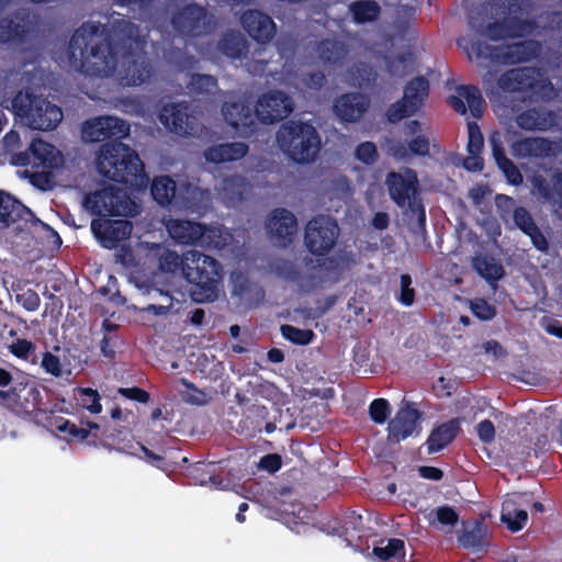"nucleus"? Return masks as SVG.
<instances>
[{
	"label": "nucleus",
	"instance_id": "1",
	"mask_svg": "<svg viewBox=\"0 0 562 562\" xmlns=\"http://www.w3.org/2000/svg\"><path fill=\"white\" fill-rule=\"evenodd\" d=\"M121 47H113L104 36L101 24L86 23L72 35L69 47L59 58L65 67L74 68L88 77L106 78L113 76L119 61Z\"/></svg>",
	"mask_w": 562,
	"mask_h": 562
},
{
	"label": "nucleus",
	"instance_id": "2",
	"mask_svg": "<svg viewBox=\"0 0 562 562\" xmlns=\"http://www.w3.org/2000/svg\"><path fill=\"white\" fill-rule=\"evenodd\" d=\"M95 168L104 178L116 182L130 183L132 187L145 183L143 162L133 149L121 142H109L100 146Z\"/></svg>",
	"mask_w": 562,
	"mask_h": 562
},
{
	"label": "nucleus",
	"instance_id": "3",
	"mask_svg": "<svg viewBox=\"0 0 562 562\" xmlns=\"http://www.w3.org/2000/svg\"><path fill=\"white\" fill-rule=\"evenodd\" d=\"M279 148L294 162H313L321 150L322 139L316 128L301 121L282 124L277 133Z\"/></svg>",
	"mask_w": 562,
	"mask_h": 562
},
{
	"label": "nucleus",
	"instance_id": "4",
	"mask_svg": "<svg viewBox=\"0 0 562 562\" xmlns=\"http://www.w3.org/2000/svg\"><path fill=\"white\" fill-rule=\"evenodd\" d=\"M5 108L10 109L22 124L33 130H54L64 116L58 105L30 91L18 92L10 106Z\"/></svg>",
	"mask_w": 562,
	"mask_h": 562
},
{
	"label": "nucleus",
	"instance_id": "5",
	"mask_svg": "<svg viewBox=\"0 0 562 562\" xmlns=\"http://www.w3.org/2000/svg\"><path fill=\"white\" fill-rule=\"evenodd\" d=\"M183 277L200 289L196 301H214L223 279L222 265L213 257L198 250L183 254Z\"/></svg>",
	"mask_w": 562,
	"mask_h": 562
},
{
	"label": "nucleus",
	"instance_id": "6",
	"mask_svg": "<svg viewBox=\"0 0 562 562\" xmlns=\"http://www.w3.org/2000/svg\"><path fill=\"white\" fill-rule=\"evenodd\" d=\"M127 40L123 42L119 65L113 74L124 87L140 86L149 80L153 70L143 52L144 41L134 25H127Z\"/></svg>",
	"mask_w": 562,
	"mask_h": 562
},
{
	"label": "nucleus",
	"instance_id": "7",
	"mask_svg": "<svg viewBox=\"0 0 562 562\" xmlns=\"http://www.w3.org/2000/svg\"><path fill=\"white\" fill-rule=\"evenodd\" d=\"M123 262L128 266H147L157 261L162 272L173 273L181 269L183 272V255L180 257L162 244L142 240L134 248V254H125Z\"/></svg>",
	"mask_w": 562,
	"mask_h": 562
},
{
	"label": "nucleus",
	"instance_id": "8",
	"mask_svg": "<svg viewBox=\"0 0 562 562\" xmlns=\"http://www.w3.org/2000/svg\"><path fill=\"white\" fill-rule=\"evenodd\" d=\"M83 205L92 214L104 216H133L138 213V205L126 192L112 186L87 195Z\"/></svg>",
	"mask_w": 562,
	"mask_h": 562
},
{
	"label": "nucleus",
	"instance_id": "9",
	"mask_svg": "<svg viewBox=\"0 0 562 562\" xmlns=\"http://www.w3.org/2000/svg\"><path fill=\"white\" fill-rule=\"evenodd\" d=\"M386 184L391 199L400 206L407 207L408 211L417 216L420 225L425 222V212L416 199L417 176L411 169L401 172H391L387 176Z\"/></svg>",
	"mask_w": 562,
	"mask_h": 562
},
{
	"label": "nucleus",
	"instance_id": "10",
	"mask_svg": "<svg viewBox=\"0 0 562 562\" xmlns=\"http://www.w3.org/2000/svg\"><path fill=\"white\" fill-rule=\"evenodd\" d=\"M159 121L169 132L180 136L195 135L203 127L198 111L186 102L165 104Z\"/></svg>",
	"mask_w": 562,
	"mask_h": 562
},
{
	"label": "nucleus",
	"instance_id": "11",
	"mask_svg": "<svg viewBox=\"0 0 562 562\" xmlns=\"http://www.w3.org/2000/svg\"><path fill=\"white\" fill-rule=\"evenodd\" d=\"M339 236L337 223L328 216H316L305 226L304 243L316 256L327 255L336 245Z\"/></svg>",
	"mask_w": 562,
	"mask_h": 562
},
{
	"label": "nucleus",
	"instance_id": "12",
	"mask_svg": "<svg viewBox=\"0 0 562 562\" xmlns=\"http://www.w3.org/2000/svg\"><path fill=\"white\" fill-rule=\"evenodd\" d=\"M256 116L265 124H272L289 116L293 101L285 92L269 90L259 95L256 102Z\"/></svg>",
	"mask_w": 562,
	"mask_h": 562
},
{
	"label": "nucleus",
	"instance_id": "13",
	"mask_svg": "<svg viewBox=\"0 0 562 562\" xmlns=\"http://www.w3.org/2000/svg\"><path fill=\"white\" fill-rule=\"evenodd\" d=\"M428 94V83L423 78H416L409 82L404 91L402 101L394 103L387 110V119L397 122L416 113L424 104Z\"/></svg>",
	"mask_w": 562,
	"mask_h": 562
},
{
	"label": "nucleus",
	"instance_id": "14",
	"mask_svg": "<svg viewBox=\"0 0 562 562\" xmlns=\"http://www.w3.org/2000/svg\"><path fill=\"white\" fill-rule=\"evenodd\" d=\"M130 132V125L116 116H99L87 120L81 127L85 142H100L109 137H124Z\"/></svg>",
	"mask_w": 562,
	"mask_h": 562
},
{
	"label": "nucleus",
	"instance_id": "15",
	"mask_svg": "<svg viewBox=\"0 0 562 562\" xmlns=\"http://www.w3.org/2000/svg\"><path fill=\"white\" fill-rule=\"evenodd\" d=\"M173 26L187 35H201L214 25L213 16L196 4L184 5L172 19Z\"/></svg>",
	"mask_w": 562,
	"mask_h": 562
},
{
	"label": "nucleus",
	"instance_id": "16",
	"mask_svg": "<svg viewBox=\"0 0 562 562\" xmlns=\"http://www.w3.org/2000/svg\"><path fill=\"white\" fill-rule=\"evenodd\" d=\"M224 121L241 134L254 125L255 116L249 101L240 95L228 94L221 109Z\"/></svg>",
	"mask_w": 562,
	"mask_h": 562
},
{
	"label": "nucleus",
	"instance_id": "17",
	"mask_svg": "<svg viewBox=\"0 0 562 562\" xmlns=\"http://www.w3.org/2000/svg\"><path fill=\"white\" fill-rule=\"evenodd\" d=\"M266 228L274 244L286 246L293 241L297 234V221L291 211L276 209L268 215Z\"/></svg>",
	"mask_w": 562,
	"mask_h": 562
},
{
	"label": "nucleus",
	"instance_id": "18",
	"mask_svg": "<svg viewBox=\"0 0 562 562\" xmlns=\"http://www.w3.org/2000/svg\"><path fill=\"white\" fill-rule=\"evenodd\" d=\"M420 417L419 411L413 404H403L389 424V440L400 442L417 434L419 431Z\"/></svg>",
	"mask_w": 562,
	"mask_h": 562
},
{
	"label": "nucleus",
	"instance_id": "19",
	"mask_svg": "<svg viewBox=\"0 0 562 562\" xmlns=\"http://www.w3.org/2000/svg\"><path fill=\"white\" fill-rule=\"evenodd\" d=\"M240 24L256 42L269 43L277 34V25L272 18L258 10H248L240 16Z\"/></svg>",
	"mask_w": 562,
	"mask_h": 562
},
{
	"label": "nucleus",
	"instance_id": "20",
	"mask_svg": "<svg viewBox=\"0 0 562 562\" xmlns=\"http://www.w3.org/2000/svg\"><path fill=\"white\" fill-rule=\"evenodd\" d=\"M91 229L101 245L111 249L128 238L133 227L132 223L125 220H94Z\"/></svg>",
	"mask_w": 562,
	"mask_h": 562
},
{
	"label": "nucleus",
	"instance_id": "21",
	"mask_svg": "<svg viewBox=\"0 0 562 562\" xmlns=\"http://www.w3.org/2000/svg\"><path fill=\"white\" fill-rule=\"evenodd\" d=\"M248 42L237 31L226 32L215 46L207 45L202 50V54L206 57L217 60L220 55H224L231 59H239L247 53Z\"/></svg>",
	"mask_w": 562,
	"mask_h": 562
},
{
	"label": "nucleus",
	"instance_id": "22",
	"mask_svg": "<svg viewBox=\"0 0 562 562\" xmlns=\"http://www.w3.org/2000/svg\"><path fill=\"white\" fill-rule=\"evenodd\" d=\"M463 47L468 50L470 58H472V54H474L477 59L490 58L495 61L512 64L519 63L527 58L524 54V44L521 43L498 47L486 46L484 49L476 44H472L471 48L465 45Z\"/></svg>",
	"mask_w": 562,
	"mask_h": 562
},
{
	"label": "nucleus",
	"instance_id": "23",
	"mask_svg": "<svg viewBox=\"0 0 562 562\" xmlns=\"http://www.w3.org/2000/svg\"><path fill=\"white\" fill-rule=\"evenodd\" d=\"M449 105L458 113L465 114L469 110L473 117H480L485 103L480 91L471 86H462L456 89V94L448 99Z\"/></svg>",
	"mask_w": 562,
	"mask_h": 562
},
{
	"label": "nucleus",
	"instance_id": "24",
	"mask_svg": "<svg viewBox=\"0 0 562 562\" xmlns=\"http://www.w3.org/2000/svg\"><path fill=\"white\" fill-rule=\"evenodd\" d=\"M165 226L169 236L181 245L200 243L205 234V226L193 221L166 220Z\"/></svg>",
	"mask_w": 562,
	"mask_h": 562
},
{
	"label": "nucleus",
	"instance_id": "25",
	"mask_svg": "<svg viewBox=\"0 0 562 562\" xmlns=\"http://www.w3.org/2000/svg\"><path fill=\"white\" fill-rule=\"evenodd\" d=\"M369 101L361 93H346L334 102L336 116L344 122H356L367 111Z\"/></svg>",
	"mask_w": 562,
	"mask_h": 562
},
{
	"label": "nucleus",
	"instance_id": "26",
	"mask_svg": "<svg viewBox=\"0 0 562 562\" xmlns=\"http://www.w3.org/2000/svg\"><path fill=\"white\" fill-rule=\"evenodd\" d=\"M249 151V147L244 142L222 143L207 147L203 156L207 162L224 164L244 158Z\"/></svg>",
	"mask_w": 562,
	"mask_h": 562
},
{
	"label": "nucleus",
	"instance_id": "27",
	"mask_svg": "<svg viewBox=\"0 0 562 562\" xmlns=\"http://www.w3.org/2000/svg\"><path fill=\"white\" fill-rule=\"evenodd\" d=\"M249 191V183L243 176L234 175L223 178L216 187L218 199L227 206L240 203Z\"/></svg>",
	"mask_w": 562,
	"mask_h": 562
},
{
	"label": "nucleus",
	"instance_id": "28",
	"mask_svg": "<svg viewBox=\"0 0 562 562\" xmlns=\"http://www.w3.org/2000/svg\"><path fill=\"white\" fill-rule=\"evenodd\" d=\"M30 211L9 193L0 191V227H10L19 222L27 223Z\"/></svg>",
	"mask_w": 562,
	"mask_h": 562
},
{
	"label": "nucleus",
	"instance_id": "29",
	"mask_svg": "<svg viewBox=\"0 0 562 562\" xmlns=\"http://www.w3.org/2000/svg\"><path fill=\"white\" fill-rule=\"evenodd\" d=\"M30 150L34 157V165L37 167L53 170L61 167L64 164L61 151L42 139L33 140Z\"/></svg>",
	"mask_w": 562,
	"mask_h": 562
},
{
	"label": "nucleus",
	"instance_id": "30",
	"mask_svg": "<svg viewBox=\"0 0 562 562\" xmlns=\"http://www.w3.org/2000/svg\"><path fill=\"white\" fill-rule=\"evenodd\" d=\"M488 528L480 521H474L463 527L458 541L465 549L480 551L488 544Z\"/></svg>",
	"mask_w": 562,
	"mask_h": 562
},
{
	"label": "nucleus",
	"instance_id": "31",
	"mask_svg": "<svg viewBox=\"0 0 562 562\" xmlns=\"http://www.w3.org/2000/svg\"><path fill=\"white\" fill-rule=\"evenodd\" d=\"M490 144L493 149L494 159L498 166V168L504 172L507 180L512 184H519L522 181V176L517 167L505 156L502 147H501V136L498 133H493L490 138Z\"/></svg>",
	"mask_w": 562,
	"mask_h": 562
},
{
	"label": "nucleus",
	"instance_id": "32",
	"mask_svg": "<svg viewBox=\"0 0 562 562\" xmlns=\"http://www.w3.org/2000/svg\"><path fill=\"white\" fill-rule=\"evenodd\" d=\"M459 423L457 419L450 420L434 429L427 440L429 453L437 452L448 446L457 436Z\"/></svg>",
	"mask_w": 562,
	"mask_h": 562
},
{
	"label": "nucleus",
	"instance_id": "33",
	"mask_svg": "<svg viewBox=\"0 0 562 562\" xmlns=\"http://www.w3.org/2000/svg\"><path fill=\"white\" fill-rule=\"evenodd\" d=\"M512 149L518 158L538 157L549 154L551 144L543 138L530 137L515 142Z\"/></svg>",
	"mask_w": 562,
	"mask_h": 562
},
{
	"label": "nucleus",
	"instance_id": "34",
	"mask_svg": "<svg viewBox=\"0 0 562 562\" xmlns=\"http://www.w3.org/2000/svg\"><path fill=\"white\" fill-rule=\"evenodd\" d=\"M516 225L528 236H530L532 244L539 250H546L548 243L544 236L539 232L535 225L531 216L525 209H517L514 214Z\"/></svg>",
	"mask_w": 562,
	"mask_h": 562
},
{
	"label": "nucleus",
	"instance_id": "35",
	"mask_svg": "<svg viewBox=\"0 0 562 562\" xmlns=\"http://www.w3.org/2000/svg\"><path fill=\"white\" fill-rule=\"evenodd\" d=\"M501 520L507 525V528L513 531L521 530L528 520V514L522 509H515L514 502L512 499H506L503 503V509L501 515Z\"/></svg>",
	"mask_w": 562,
	"mask_h": 562
},
{
	"label": "nucleus",
	"instance_id": "36",
	"mask_svg": "<svg viewBox=\"0 0 562 562\" xmlns=\"http://www.w3.org/2000/svg\"><path fill=\"white\" fill-rule=\"evenodd\" d=\"M176 182L171 178L160 176L154 179L151 194L159 204L166 205L171 203L173 198H176Z\"/></svg>",
	"mask_w": 562,
	"mask_h": 562
},
{
	"label": "nucleus",
	"instance_id": "37",
	"mask_svg": "<svg viewBox=\"0 0 562 562\" xmlns=\"http://www.w3.org/2000/svg\"><path fill=\"white\" fill-rule=\"evenodd\" d=\"M475 271L488 282L499 280L504 274V269L494 258L476 257L473 260Z\"/></svg>",
	"mask_w": 562,
	"mask_h": 562
},
{
	"label": "nucleus",
	"instance_id": "38",
	"mask_svg": "<svg viewBox=\"0 0 562 562\" xmlns=\"http://www.w3.org/2000/svg\"><path fill=\"white\" fill-rule=\"evenodd\" d=\"M210 201L209 192L193 186L186 187L181 207L198 212L207 206Z\"/></svg>",
	"mask_w": 562,
	"mask_h": 562
},
{
	"label": "nucleus",
	"instance_id": "39",
	"mask_svg": "<svg viewBox=\"0 0 562 562\" xmlns=\"http://www.w3.org/2000/svg\"><path fill=\"white\" fill-rule=\"evenodd\" d=\"M232 234L224 227H205V234L201 238V246L223 249L232 243Z\"/></svg>",
	"mask_w": 562,
	"mask_h": 562
},
{
	"label": "nucleus",
	"instance_id": "40",
	"mask_svg": "<svg viewBox=\"0 0 562 562\" xmlns=\"http://www.w3.org/2000/svg\"><path fill=\"white\" fill-rule=\"evenodd\" d=\"M350 12L357 23H366L379 16L380 7L375 1H358L350 5Z\"/></svg>",
	"mask_w": 562,
	"mask_h": 562
},
{
	"label": "nucleus",
	"instance_id": "41",
	"mask_svg": "<svg viewBox=\"0 0 562 562\" xmlns=\"http://www.w3.org/2000/svg\"><path fill=\"white\" fill-rule=\"evenodd\" d=\"M319 58L324 63L337 64L346 56V49L342 44L336 41H324L317 47Z\"/></svg>",
	"mask_w": 562,
	"mask_h": 562
},
{
	"label": "nucleus",
	"instance_id": "42",
	"mask_svg": "<svg viewBox=\"0 0 562 562\" xmlns=\"http://www.w3.org/2000/svg\"><path fill=\"white\" fill-rule=\"evenodd\" d=\"M292 280L300 290L308 292L323 283V278L319 270H311L305 267L297 276L292 277Z\"/></svg>",
	"mask_w": 562,
	"mask_h": 562
},
{
	"label": "nucleus",
	"instance_id": "43",
	"mask_svg": "<svg viewBox=\"0 0 562 562\" xmlns=\"http://www.w3.org/2000/svg\"><path fill=\"white\" fill-rule=\"evenodd\" d=\"M532 184L543 198L562 203V173L555 177L553 192L550 191L546 180L541 177H533Z\"/></svg>",
	"mask_w": 562,
	"mask_h": 562
},
{
	"label": "nucleus",
	"instance_id": "44",
	"mask_svg": "<svg viewBox=\"0 0 562 562\" xmlns=\"http://www.w3.org/2000/svg\"><path fill=\"white\" fill-rule=\"evenodd\" d=\"M217 87V80L209 75H193L189 89L192 93L203 94L210 93Z\"/></svg>",
	"mask_w": 562,
	"mask_h": 562
},
{
	"label": "nucleus",
	"instance_id": "45",
	"mask_svg": "<svg viewBox=\"0 0 562 562\" xmlns=\"http://www.w3.org/2000/svg\"><path fill=\"white\" fill-rule=\"evenodd\" d=\"M281 333L284 338L299 345H307L314 337V333L312 330L300 329L291 325H283L281 327Z\"/></svg>",
	"mask_w": 562,
	"mask_h": 562
},
{
	"label": "nucleus",
	"instance_id": "46",
	"mask_svg": "<svg viewBox=\"0 0 562 562\" xmlns=\"http://www.w3.org/2000/svg\"><path fill=\"white\" fill-rule=\"evenodd\" d=\"M526 76V69H512L505 72L499 79V86L504 90L515 91L521 88L522 79Z\"/></svg>",
	"mask_w": 562,
	"mask_h": 562
},
{
	"label": "nucleus",
	"instance_id": "47",
	"mask_svg": "<svg viewBox=\"0 0 562 562\" xmlns=\"http://www.w3.org/2000/svg\"><path fill=\"white\" fill-rule=\"evenodd\" d=\"M77 392L80 394V401L82 405L91 413H100L102 407L99 403V394L92 389H78Z\"/></svg>",
	"mask_w": 562,
	"mask_h": 562
},
{
	"label": "nucleus",
	"instance_id": "48",
	"mask_svg": "<svg viewBox=\"0 0 562 562\" xmlns=\"http://www.w3.org/2000/svg\"><path fill=\"white\" fill-rule=\"evenodd\" d=\"M370 416L378 424H383L390 415V404L384 398L374 400L370 405Z\"/></svg>",
	"mask_w": 562,
	"mask_h": 562
},
{
	"label": "nucleus",
	"instance_id": "49",
	"mask_svg": "<svg viewBox=\"0 0 562 562\" xmlns=\"http://www.w3.org/2000/svg\"><path fill=\"white\" fill-rule=\"evenodd\" d=\"M468 151L480 154L483 148V135L476 123H468Z\"/></svg>",
	"mask_w": 562,
	"mask_h": 562
},
{
	"label": "nucleus",
	"instance_id": "50",
	"mask_svg": "<svg viewBox=\"0 0 562 562\" xmlns=\"http://www.w3.org/2000/svg\"><path fill=\"white\" fill-rule=\"evenodd\" d=\"M331 191L337 198L347 200L353 192L351 181L345 176H338L333 180Z\"/></svg>",
	"mask_w": 562,
	"mask_h": 562
},
{
	"label": "nucleus",
	"instance_id": "51",
	"mask_svg": "<svg viewBox=\"0 0 562 562\" xmlns=\"http://www.w3.org/2000/svg\"><path fill=\"white\" fill-rule=\"evenodd\" d=\"M404 548V542L400 539L389 540L385 547H375L373 553L381 560H387L396 555Z\"/></svg>",
	"mask_w": 562,
	"mask_h": 562
},
{
	"label": "nucleus",
	"instance_id": "52",
	"mask_svg": "<svg viewBox=\"0 0 562 562\" xmlns=\"http://www.w3.org/2000/svg\"><path fill=\"white\" fill-rule=\"evenodd\" d=\"M180 382L187 387V391L183 393L184 401L195 405H203L207 402L206 394L198 390L192 383L188 382L186 379H181Z\"/></svg>",
	"mask_w": 562,
	"mask_h": 562
},
{
	"label": "nucleus",
	"instance_id": "53",
	"mask_svg": "<svg viewBox=\"0 0 562 562\" xmlns=\"http://www.w3.org/2000/svg\"><path fill=\"white\" fill-rule=\"evenodd\" d=\"M378 156L379 155L375 145L370 142L360 144L356 149V157L367 165L375 162Z\"/></svg>",
	"mask_w": 562,
	"mask_h": 562
},
{
	"label": "nucleus",
	"instance_id": "54",
	"mask_svg": "<svg viewBox=\"0 0 562 562\" xmlns=\"http://www.w3.org/2000/svg\"><path fill=\"white\" fill-rule=\"evenodd\" d=\"M434 514L437 521L442 526L453 527L459 520V515L448 506L438 507L434 510Z\"/></svg>",
	"mask_w": 562,
	"mask_h": 562
},
{
	"label": "nucleus",
	"instance_id": "55",
	"mask_svg": "<svg viewBox=\"0 0 562 562\" xmlns=\"http://www.w3.org/2000/svg\"><path fill=\"white\" fill-rule=\"evenodd\" d=\"M471 310L475 316L488 321L495 316V307L484 300H475L471 303Z\"/></svg>",
	"mask_w": 562,
	"mask_h": 562
},
{
	"label": "nucleus",
	"instance_id": "56",
	"mask_svg": "<svg viewBox=\"0 0 562 562\" xmlns=\"http://www.w3.org/2000/svg\"><path fill=\"white\" fill-rule=\"evenodd\" d=\"M16 300L23 304L29 311H35L40 306V296L31 289L23 291L16 295Z\"/></svg>",
	"mask_w": 562,
	"mask_h": 562
},
{
	"label": "nucleus",
	"instance_id": "57",
	"mask_svg": "<svg viewBox=\"0 0 562 562\" xmlns=\"http://www.w3.org/2000/svg\"><path fill=\"white\" fill-rule=\"evenodd\" d=\"M412 279L407 274L401 277V302L405 305H412L414 302V290L411 288Z\"/></svg>",
	"mask_w": 562,
	"mask_h": 562
},
{
	"label": "nucleus",
	"instance_id": "58",
	"mask_svg": "<svg viewBox=\"0 0 562 562\" xmlns=\"http://www.w3.org/2000/svg\"><path fill=\"white\" fill-rule=\"evenodd\" d=\"M517 124L522 128H541L542 124L537 119L535 111H528L517 117Z\"/></svg>",
	"mask_w": 562,
	"mask_h": 562
},
{
	"label": "nucleus",
	"instance_id": "59",
	"mask_svg": "<svg viewBox=\"0 0 562 562\" xmlns=\"http://www.w3.org/2000/svg\"><path fill=\"white\" fill-rule=\"evenodd\" d=\"M476 430H477L479 438L483 442L490 443L494 440L495 428H494V425L490 420L486 419V420L481 422L477 425Z\"/></svg>",
	"mask_w": 562,
	"mask_h": 562
},
{
	"label": "nucleus",
	"instance_id": "60",
	"mask_svg": "<svg viewBox=\"0 0 562 562\" xmlns=\"http://www.w3.org/2000/svg\"><path fill=\"white\" fill-rule=\"evenodd\" d=\"M42 366L47 372H49L54 375H59L61 373V366H60L59 358L52 353L44 355L43 360H42Z\"/></svg>",
	"mask_w": 562,
	"mask_h": 562
},
{
	"label": "nucleus",
	"instance_id": "61",
	"mask_svg": "<svg viewBox=\"0 0 562 562\" xmlns=\"http://www.w3.org/2000/svg\"><path fill=\"white\" fill-rule=\"evenodd\" d=\"M389 155L396 159L405 160L411 157L409 146L402 143H393L387 149Z\"/></svg>",
	"mask_w": 562,
	"mask_h": 562
},
{
	"label": "nucleus",
	"instance_id": "62",
	"mask_svg": "<svg viewBox=\"0 0 562 562\" xmlns=\"http://www.w3.org/2000/svg\"><path fill=\"white\" fill-rule=\"evenodd\" d=\"M325 81V76L319 71H314L303 78V85L308 89H319Z\"/></svg>",
	"mask_w": 562,
	"mask_h": 562
},
{
	"label": "nucleus",
	"instance_id": "63",
	"mask_svg": "<svg viewBox=\"0 0 562 562\" xmlns=\"http://www.w3.org/2000/svg\"><path fill=\"white\" fill-rule=\"evenodd\" d=\"M411 155H426L429 149V143L425 137L418 136L409 144Z\"/></svg>",
	"mask_w": 562,
	"mask_h": 562
},
{
	"label": "nucleus",
	"instance_id": "64",
	"mask_svg": "<svg viewBox=\"0 0 562 562\" xmlns=\"http://www.w3.org/2000/svg\"><path fill=\"white\" fill-rule=\"evenodd\" d=\"M485 352L492 357V359L497 360L502 359L506 356L505 349L495 340H491L484 344Z\"/></svg>",
	"mask_w": 562,
	"mask_h": 562
}]
</instances>
